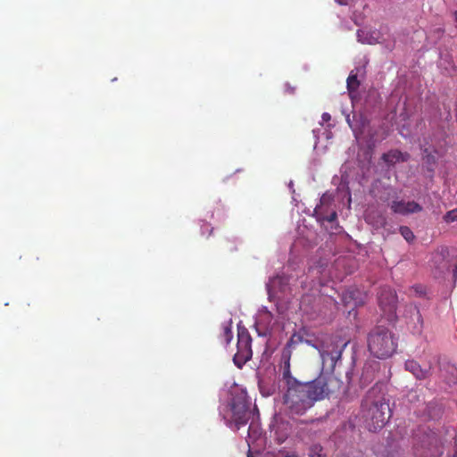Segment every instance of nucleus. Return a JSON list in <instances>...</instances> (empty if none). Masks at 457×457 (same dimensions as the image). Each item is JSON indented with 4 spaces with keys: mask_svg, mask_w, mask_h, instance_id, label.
<instances>
[{
    "mask_svg": "<svg viewBox=\"0 0 457 457\" xmlns=\"http://www.w3.org/2000/svg\"><path fill=\"white\" fill-rule=\"evenodd\" d=\"M444 220L447 223L457 221V209L447 212L444 216Z\"/></svg>",
    "mask_w": 457,
    "mask_h": 457,
    "instance_id": "21",
    "label": "nucleus"
},
{
    "mask_svg": "<svg viewBox=\"0 0 457 457\" xmlns=\"http://www.w3.org/2000/svg\"><path fill=\"white\" fill-rule=\"evenodd\" d=\"M390 208L394 213L401 215L418 213L422 211V206L415 201L395 200L391 203Z\"/></svg>",
    "mask_w": 457,
    "mask_h": 457,
    "instance_id": "8",
    "label": "nucleus"
},
{
    "mask_svg": "<svg viewBox=\"0 0 457 457\" xmlns=\"http://www.w3.org/2000/svg\"><path fill=\"white\" fill-rule=\"evenodd\" d=\"M303 342V338L300 333L295 332L291 336V337L289 338V340L287 341V345H285L281 352V358L278 369H290V360L292 356V352L295 349V345Z\"/></svg>",
    "mask_w": 457,
    "mask_h": 457,
    "instance_id": "7",
    "label": "nucleus"
},
{
    "mask_svg": "<svg viewBox=\"0 0 457 457\" xmlns=\"http://www.w3.org/2000/svg\"><path fill=\"white\" fill-rule=\"evenodd\" d=\"M212 230H213V228H212L210 229V233H209V235H211V234H212Z\"/></svg>",
    "mask_w": 457,
    "mask_h": 457,
    "instance_id": "36",
    "label": "nucleus"
},
{
    "mask_svg": "<svg viewBox=\"0 0 457 457\" xmlns=\"http://www.w3.org/2000/svg\"><path fill=\"white\" fill-rule=\"evenodd\" d=\"M391 416L388 402L383 395H375V390H370L361 403V418L370 431L381 429Z\"/></svg>",
    "mask_w": 457,
    "mask_h": 457,
    "instance_id": "2",
    "label": "nucleus"
},
{
    "mask_svg": "<svg viewBox=\"0 0 457 457\" xmlns=\"http://www.w3.org/2000/svg\"><path fill=\"white\" fill-rule=\"evenodd\" d=\"M283 386V403L292 415H303L317 401L338 392L342 382L332 374H320L312 381L301 382L291 369H278Z\"/></svg>",
    "mask_w": 457,
    "mask_h": 457,
    "instance_id": "1",
    "label": "nucleus"
},
{
    "mask_svg": "<svg viewBox=\"0 0 457 457\" xmlns=\"http://www.w3.org/2000/svg\"><path fill=\"white\" fill-rule=\"evenodd\" d=\"M379 223H380L381 225H383V224L385 223V219H384L382 216L380 217Z\"/></svg>",
    "mask_w": 457,
    "mask_h": 457,
    "instance_id": "29",
    "label": "nucleus"
},
{
    "mask_svg": "<svg viewBox=\"0 0 457 457\" xmlns=\"http://www.w3.org/2000/svg\"><path fill=\"white\" fill-rule=\"evenodd\" d=\"M449 252L447 248H442L437 251L432 259L435 267L439 270L440 272L444 273L449 271L451 268L450 260L448 259Z\"/></svg>",
    "mask_w": 457,
    "mask_h": 457,
    "instance_id": "11",
    "label": "nucleus"
},
{
    "mask_svg": "<svg viewBox=\"0 0 457 457\" xmlns=\"http://www.w3.org/2000/svg\"><path fill=\"white\" fill-rule=\"evenodd\" d=\"M428 162L432 161V160L434 161V156H431V158H430V156H428Z\"/></svg>",
    "mask_w": 457,
    "mask_h": 457,
    "instance_id": "31",
    "label": "nucleus"
},
{
    "mask_svg": "<svg viewBox=\"0 0 457 457\" xmlns=\"http://www.w3.org/2000/svg\"><path fill=\"white\" fill-rule=\"evenodd\" d=\"M342 302L345 306L353 305V307L362 305L364 303L363 296L357 288H351L343 293Z\"/></svg>",
    "mask_w": 457,
    "mask_h": 457,
    "instance_id": "12",
    "label": "nucleus"
},
{
    "mask_svg": "<svg viewBox=\"0 0 457 457\" xmlns=\"http://www.w3.org/2000/svg\"><path fill=\"white\" fill-rule=\"evenodd\" d=\"M417 295H423L426 293L425 287L421 285H415L411 287Z\"/></svg>",
    "mask_w": 457,
    "mask_h": 457,
    "instance_id": "23",
    "label": "nucleus"
},
{
    "mask_svg": "<svg viewBox=\"0 0 457 457\" xmlns=\"http://www.w3.org/2000/svg\"><path fill=\"white\" fill-rule=\"evenodd\" d=\"M323 448L320 445H313L310 448V457H321Z\"/></svg>",
    "mask_w": 457,
    "mask_h": 457,
    "instance_id": "22",
    "label": "nucleus"
},
{
    "mask_svg": "<svg viewBox=\"0 0 457 457\" xmlns=\"http://www.w3.org/2000/svg\"><path fill=\"white\" fill-rule=\"evenodd\" d=\"M330 119H331V116H330V114H329V113H328V112H324V113L322 114V120H323L324 121H328V120H330Z\"/></svg>",
    "mask_w": 457,
    "mask_h": 457,
    "instance_id": "26",
    "label": "nucleus"
},
{
    "mask_svg": "<svg viewBox=\"0 0 457 457\" xmlns=\"http://www.w3.org/2000/svg\"><path fill=\"white\" fill-rule=\"evenodd\" d=\"M346 84H347V90L349 91L350 94H352L353 92H354L358 89V87L360 86V81L357 79V75L353 74V71L347 78Z\"/></svg>",
    "mask_w": 457,
    "mask_h": 457,
    "instance_id": "16",
    "label": "nucleus"
},
{
    "mask_svg": "<svg viewBox=\"0 0 457 457\" xmlns=\"http://www.w3.org/2000/svg\"><path fill=\"white\" fill-rule=\"evenodd\" d=\"M370 215H367V217H366V220H367L368 222H370Z\"/></svg>",
    "mask_w": 457,
    "mask_h": 457,
    "instance_id": "34",
    "label": "nucleus"
},
{
    "mask_svg": "<svg viewBox=\"0 0 457 457\" xmlns=\"http://www.w3.org/2000/svg\"><path fill=\"white\" fill-rule=\"evenodd\" d=\"M413 311H414V316L417 320V324H415L412 333L413 334H420L423 329V319H422V316L418 308L414 307Z\"/></svg>",
    "mask_w": 457,
    "mask_h": 457,
    "instance_id": "17",
    "label": "nucleus"
},
{
    "mask_svg": "<svg viewBox=\"0 0 457 457\" xmlns=\"http://www.w3.org/2000/svg\"><path fill=\"white\" fill-rule=\"evenodd\" d=\"M370 372L369 369L363 370V372H362L361 378V385L366 386L373 380V376H372V374H370Z\"/></svg>",
    "mask_w": 457,
    "mask_h": 457,
    "instance_id": "20",
    "label": "nucleus"
},
{
    "mask_svg": "<svg viewBox=\"0 0 457 457\" xmlns=\"http://www.w3.org/2000/svg\"><path fill=\"white\" fill-rule=\"evenodd\" d=\"M232 419L237 429L246 425L250 418L249 405L245 401H235L231 404Z\"/></svg>",
    "mask_w": 457,
    "mask_h": 457,
    "instance_id": "5",
    "label": "nucleus"
},
{
    "mask_svg": "<svg viewBox=\"0 0 457 457\" xmlns=\"http://www.w3.org/2000/svg\"><path fill=\"white\" fill-rule=\"evenodd\" d=\"M453 370V378L449 381V383H456L457 382V370L452 368Z\"/></svg>",
    "mask_w": 457,
    "mask_h": 457,
    "instance_id": "25",
    "label": "nucleus"
},
{
    "mask_svg": "<svg viewBox=\"0 0 457 457\" xmlns=\"http://www.w3.org/2000/svg\"><path fill=\"white\" fill-rule=\"evenodd\" d=\"M357 38L358 41L363 44L373 45L378 42L377 38L369 31L365 29H358L357 30Z\"/></svg>",
    "mask_w": 457,
    "mask_h": 457,
    "instance_id": "15",
    "label": "nucleus"
},
{
    "mask_svg": "<svg viewBox=\"0 0 457 457\" xmlns=\"http://www.w3.org/2000/svg\"><path fill=\"white\" fill-rule=\"evenodd\" d=\"M222 338L226 344H228L231 339L233 338V333L231 331V328L228 325H224L222 327Z\"/></svg>",
    "mask_w": 457,
    "mask_h": 457,
    "instance_id": "19",
    "label": "nucleus"
},
{
    "mask_svg": "<svg viewBox=\"0 0 457 457\" xmlns=\"http://www.w3.org/2000/svg\"><path fill=\"white\" fill-rule=\"evenodd\" d=\"M381 159L388 167H391L396 163L407 162L410 159V154L398 149H392L383 154Z\"/></svg>",
    "mask_w": 457,
    "mask_h": 457,
    "instance_id": "10",
    "label": "nucleus"
},
{
    "mask_svg": "<svg viewBox=\"0 0 457 457\" xmlns=\"http://www.w3.org/2000/svg\"><path fill=\"white\" fill-rule=\"evenodd\" d=\"M400 233L407 242H411L415 238L413 232L407 226H401Z\"/></svg>",
    "mask_w": 457,
    "mask_h": 457,
    "instance_id": "18",
    "label": "nucleus"
},
{
    "mask_svg": "<svg viewBox=\"0 0 457 457\" xmlns=\"http://www.w3.org/2000/svg\"><path fill=\"white\" fill-rule=\"evenodd\" d=\"M289 283V278L287 275H277L270 279L268 287L270 289L284 292Z\"/></svg>",
    "mask_w": 457,
    "mask_h": 457,
    "instance_id": "13",
    "label": "nucleus"
},
{
    "mask_svg": "<svg viewBox=\"0 0 457 457\" xmlns=\"http://www.w3.org/2000/svg\"><path fill=\"white\" fill-rule=\"evenodd\" d=\"M428 162L432 161V160L434 161V156H431V158H430V156H428Z\"/></svg>",
    "mask_w": 457,
    "mask_h": 457,
    "instance_id": "32",
    "label": "nucleus"
},
{
    "mask_svg": "<svg viewBox=\"0 0 457 457\" xmlns=\"http://www.w3.org/2000/svg\"><path fill=\"white\" fill-rule=\"evenodd\" d=\"M455 20L457 21V12H454Z\"/></svg>",
    "mask_w": 457,
    "mask_h": 457,
    "instance_id": "35",
    "label": "nucleus"
},
{
    "mask_svg": "<svg viewBox=\"0 0 457 457\" xmlns=\"http://www.w3.org/2000/svg\"><path fill=\"white\" fill-rule=\"evenodd\" d=\"M428 162L432 161V160L434 161V156H431V158H430V156H428Z\"/></svg>",
    "mask_w": 457,
    "mask_h": 457,
    "instance_id": "30",
    "label": "nucleus"
},
{
    "mask_svg": "<svg viewBox=\"0 0 457 457\" xmlns=\"http://www.w3.org/2000/svg\"><path fill=\"white\" fill-rule=\"evenodd\" d=\"M367 344L371 355L378 359H386L396 352L398 338L387 328L377 326L368 334Z\"/></svg>",
    "mask_w": 457,
    "mask_h": 457,
    "instance_id": "3",
    "label": "nucleus"
},
{
    "mask_svg": "<svg viewBox=\"0 0 457 457\" xmlns=\"http://www.w3.org/2000/svg\"><path fill=\"white\" fill-rule=\"evenodd\" d=\"M378 304L385 313L393 315L395 312L397 296L391 288H382L378 294Z\"/></svg>",
    "mask_w": 457,
    "mask_h": 457,
    "instance_id": "6",
    "label": "nucleus"
},
{
    "mask_svg": "<svg viewBox=\"0 0 457 457\" xmlns=\"http://www.w3.org/2000/svg\"><path fill=\"white\" fill-rule=\"evenodd\" d=\"M405 369L411 372L418 379H424L428 374V370L422 369L420 365L413 360H409L405 362Z\"/></svg>",
    "mask_w": 457,
    "mask_h": 457,
    "instance_id": "14",
    "label": "nucleus"
},
{
    "mask_svg": "<svg viewBox=\"0 0 457 457\" xmlns=\"http://www.w3.org/2000/svg\"><path fill=\"white\" fill-rule=\"evenodd\" d=\"M247 457H253L251 451H248Z\"/></svg>",
    "mask_w": 457,
    "mask_h": 457,
    "instance_id": "33",
    "label": "nucleus"
},
{
    "mask_svg": "<svg viewBox=\"0 0 457 457\" xmlns=\"http://www.w3.org/2000/svg\"><path fill=\"white\" fill-rule=\"evenodd\" d=\"M237 353L233 357L235 365L242 368L252 358V337L245 328H238Z\"/></svg>",
    "mask_w": 457,
    "mask_h": 457,
    "instance_id": "4",
    "label": "nucleus"
},
{
    "mask_svg": "<svg viewBox=\"0 0 457 457\" xmlns=\"http://www.w3.org/2000/svg\"><path fill=\"white\" fill-rule=\"evenodd\" d=\"M453 278L454 279H456L457 278V264L454 265V269H453Z\"/></svg>",
    "mask_w": 457,
    "mask_h": 457,
    "instance_id": "28",
    "label": "nucleus"
},
{
    "mask_svg": "<svg viewBox=\"0 0 457 457\" xmlns=\"http://www.w3.org/2000/svg\"><path fill=\"white\" fill-rule=\"evenodd\" d=\"M305 342L309 345L317 348L320 354L322 362L326 363L329 361L331 368H334L336 366L337 361L341 359L343 352L342 348L338 349V347L337 346L336 349L328 350L324 345L318 347L317 345L312 344L311 340H306Z\"/></svg>",
    "mask_w": 457,
    "mask_h": 457,
    "instance_id": "9",
    "label": "nucleus"
},
{
    "mask_svg": "<svg viewBox=\"0 0 457 457\" xmlns=\"http://www.w3.org/2000/svg\"><path fill=\"white\" fill-rule=\"evenodd\" d=\"M341 5H346L347 0H336Z\"/></svg>",
    "mask_w": 457,
    "mask_h": 457,
    "instance_id": "27",
    "label": "nucleus"
},
{
    "mask_svg": "<svg viewBox=\"0 0 457 457\" xmlns=\"http://www.w3.org/2000/svg\"><path fill=\"white\" fill-rule=\"evenodd\" d=\"M337 218V214L336 212H332L328 216H327L326 218H323V220L328 221V222H333L334 220H336Z\"/></svg>",
    "mask_w": 457,
    "mask_h": 457,
    "instance_id": "24",
    "label": "nucleus"
}]
</instances>
